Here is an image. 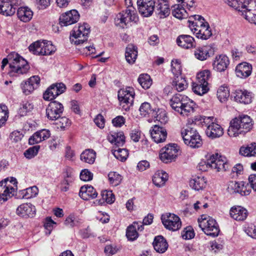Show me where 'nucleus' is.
<instances>
[{"label": "nucleus", "instance_id": "46", "mask_svg": "<svg viewBox=\"0 0 256 256\" xmlns=\"http://www.w3.org/2000/svg\"><path fill=\"white\" fill-rule=\"evenodd\" d=\"M156 108H153L150 104L148 102L142 103L140 107V114L144 117L155 114Z\"/></svg>", "mask_w": 256, "mask_h": 256}, {"label": "nucleus", "instance_id": "48", "mask_svg": "<svg viewBox=\"0 0 256 256\" xmlns=\"http://www.w3.org/2000/svg\"><path fill=\"white\" fill-rule=\"evenodd\" d=\"M228 4L231 7L238 10L240 12V10L248 6L249 0H228Z\"/></svg>", "mask_w": 256, "mask_h": 256}, {"label": "nucleus", "instance_id": "54", "mask_svg": "<svg viewBox=\"0 0 256 256\" xmlns=\"http://www.w3.org/2000/svg\"><path fill=\"white\" fill-rule=\"evenodd\" d=\"M33 108L34 105L32 103L28 102H23L18 110V114L20 116H25Z\"/></svg>", "mask_w": 256, "mask_h": 256}, {"label": "nucleus", "instance_id": "1", "mask_svg": "<svg viewBox=\"0 0 256 256\" xmlns=\"http://www.w3.org/2000/svg\"><path fill=\"white\" fill-rule=\"evenodd\" d=\"M252 127V120L249 116H240L231 120L228 134L231 137L237 136L239 134H244L249 132Z\"/></svg>", "mask_w": 256, "mask_h": 256}, {"label": "nucleus", "instance_id": "44", "mask_svg": "<svg viewBox=\"0 0 256 256\" xmlns=\"http://www.w3.org/2000/svg\"><path fill=\"white\" fill-rule=\"evenodd\" d=\"M102 198L98 200V204L100 205L104 204L105 202L107 204H112L115 200L114 196L110 190H103L101 192Z\"/></svg>", "mask_w": 256, "mask_h": 256}, {"label": "nucleus", "instance_id": "27", "mask_svg": "<svg viewBox=\"0 0 256 256\" xmlns=\"http://www.w3.org/2000/svg\"><path fill=\"white\" fill-rule=\"evenodd\" d=\"M79 196L85 200L96 198L98 196L96 190L91 186H84L80 188Z\"/></svg>", "mask_w": 256, "mask_h": 256}, {"label": "nucleus", "instance_id": "19", "mask_svg": "<svg viewBox=\"0 0 256 256\" xmlns=\"http://www.w3.org/2000/svg\"><path fill=\"white\" fill-rule=\"evenodd\" d=\"M150 132L152 139L156 143L163 142L166 140L167 132L164 128L156 124L152 127Z\"/></svg>", "mask_w": 256, "mask_h": 256}, {"label": "nucleus", "instance_id": "60", "mask_svg": "<svg viewBox=\"0 0 256 256\" xmlns=\"http://www.w3.org/2000/svg\"><path fill=\"white\" fill-rule=\"evenodd\" d=\"M24 196L26 198H30L35 197L38 192V190L36 186H33L24 190Z\"/></svg>", "mask_w": 256, "mask_h": 256}, {"label": "nucleus", "instance_id": "34", "mask_svg": "<svg viewBox=\"0 0 256 256\" xmlns=\"http://www.w3.org/2000/svg\"><path fill=\"white\" fill-rule=\"evenodd\" d=\"M18 19L23 22H27L31 20L33 16L32 11L27 6L18 8L17 10Z\"/></svg>", "mask_w": 256, "mask_h": 256}, {"label": "nucleus", "instance_id": "45", "mask_svg": "<svg viewBox=\"0 0 256 256\" xmlns=\"http://www.w3.org/2000/svg\"><path fill=\"white\" fill-rule=\"evenodd\" d=\"M96 153L92 150H86L80 154V160L86 163L92 164L96 160Z\"/></svg>", "mask_w": 256, "mask_h": 256}, {"label": "nucleus", "instance_id": "8", "mask_svg": "<svg viewBox=\"0 0 256 256\" xmlns=\"http://www.w3.org/2000/svg\"><path fill=\"white\" fill-rule=\"evenodd\" d=\"M138 17L136 14L135 8H131L119 13L115 18V23L117 26L124 28L130 22H136Z\"/></svg>", "mask_w": 256, "mask_h": 256}, {"label": "nucleus", "instance_id": "52", "mask_svg": "<svg viewBox=\"0 0 256 256\" xmlns=\"http://www.w3.org/2000/svg\"><path fill=\"white\" fill-rule=\"evenodd\" d=\"M112 152L116 158L122 162L125 160L128 155V150L125 148H116L112 150Z\"/></svg>", "mask_w": 256, "mask_h": 256}, {"label": "nucleus", "instance_id": "22", "mask_svg": "<svg viewBox=\"0 0 256 256\" xmlns=\"http://www.w3.org/2000/svg\"><path fill=\"white\" fill-rule=\"evenodd\" d=\"M49 119L54 120L60 116L64 111L62 104L54 100H49Z\"/></svg>", "mask_w": 256, "mask_h": 256}, {"label": "nucleus", "instance_id": "36", "mask_svg": "<svg viewBox=\"0 0 256 256\" xmlns=\"http://www.w3.org/2000/svg\"><path fill=\"white\" fill-rule=\"evenodd\" d=\"M250 2L249 1L248 6L240 10V13L244 18L251 23L256 24V9H252L250 6Z\"/></svg>", "mask_w": 256, "mask_h": 256}, {"label": "nucleus", "instance_id": "12", "mask_svg": "<svg viewBox=\"0 0 256 256\" xmlns=\"http://www.w3.org/2000/svg\"><path fill=\"white\" fill-rule=\"evenodd\" d=\"M244 182L230 181L228 182L227 190L230 194L238 193L241 196H248L250 192L248 184Z\"/></svg>", "mask_w": 256, "mask_h": 256}, {"label": "nucleus", "instance_id": "56", "mask_svg": "<svg viewBox=\"0 0 256 256\" xmlns=\"http://www.w3.org/2000/svg\"><path fill=\"white\" fill-rule=\"evenodd\" d=\"M210 72L209 70H204L197 74L196 82L208 85V81L210 78Z\"/></svg>", "mask_w": 256, "mask_h": 256}, {"label": "nucleus", "instance_id": "29", "mask_svg": "<svg viewBox=\"0 0 256 256\" xmlns=\"http://www.w3.org/2000/svg\"><path fill=\"white\" fill-rule=\"evenodd\" d=\"M178 45L182 48L188 49L194 46L195 42L194 38L190 35H180L176 38Z\"/></svg>", "mask_w": 256, "mask_h": 256}, {"label": "nucleus", "instance_id": "55", "mask_svg": "<svg viewBox=\"0 0 256 256\" xmlns=\"http://www.w3.org/2000/svg\"><path fill=\"white\" fill-rule=\"evenodd\" d=\"M230 92L226 86H220L217 91V97L220 102H225L229 97Z\"/></svg>", "mask_w": 256, "mask_h": 256}, {"label": "nucleus", "instance_id": "5", "mask_svg": "<svg viewBox=\"0 0 256 256\" xmlns=\"http://www.w3.org/2000/svg\"><path fill=\"white\" fill-rule=\"evenodd\" d=\"M199 226L202 230L208 236L213 237L217 236L220 232V228L216 220L210 216H201L198 219Z\"/></svg>", "mask_w": 256, "mask_h": 256}, {"label": "nucleus", "instance_id": "43", "mask_svg": "<svg viewBox=\"0 0 256 256\" xmlns=\"http://www.w3.org/2000/svg\"><path fill=\"white\" fill-rule=\"evenodd\" d=\"M190 186L196 190L204 188L206 185V180L204 176H196L190 182Z\"/></svg>", "mask_w": 256, "mask_h": 256}, {"label": "nucleus", "instance_id": "39", "mask_svg": "<svg viewBox=\"0 0 256 256\" xmlns=\"http://www.w3.org/2000/svg\"><path fill=\"white\" fill-rule=\"evenodd\" d=\"M108 140L110 142L114 144L116 148L122 146L125 142V136L122 132L111 134L108 136Z\"/></svg>", "mask_w": 256, "mask_h": 256}, {"label": "nucleus", "instance_id": "50", "mask_svg": "<svg viewBox=\"0 0 256 256\" xmlns=\"http://www.w3.org/2000/svg\"><path fill=\"white\" fill-rule=\"evenodd\" d=\"M172 10V14L175 18L181 20L188 17V14L185 9L178 5L173 6Z\"/></svg>", "mask_w": 256, "mask_h": 256}, {"label": "nucleus", "instance_id": "25", "mask_svg": "<svg viewBox=\"0 0 256 256\" xmlns=\"http://www.w3.org/2000/svg\"><path fill=\"white\" fill-rule=\"evenodd\" d=\"M234 97L236 102L244 104H248L252 102V94L246 90H237L234 93Z\"/></svg>", "mask_w": 256, "mask_h": 256}, {"label": "nucleus", "instance_id": "14", "mask_svg": "<svg viewBox=\"0 0 256 256\" xmlns=\"http://www.w3.org/2000/svg\"><path fill=\"white\" fill-rule=\"evenodd\" d=\"M40 78L38 76H33L26 80L22 82L20 87L22 92L26 95L32 94L40 85Z\"/></svg>", "mask_w": 256, "mask_h": 256}, {"label": "nucleus", "instance_id": "7", "mask_svg": "<svg viewBox=\"0 0 256 256\" xmlns=\"http://www.w3.org/2000/svg\"><path fill=\"white\" fill-rule=\"evenodd\" d=\"M179 146L174 143H170L163 147L160 152V158L166 163L175 161L178 155Z\"/></svg>", "mask_w": 256, "mask_h": 256}, {"label": "nucleus", "instance_id": "37", "mask_svg": "<svg viewBox=\"0 0 256 256\" xmlns=\"http://www.w3.org/2000/svg\"><path fill=\"white\" fill-rule=\"evenodd\" d=\"M15 13V8L11 5L10 0H0V14L11 16Z\"/></svg>", "mask_w": 256, "mask_h": 256}, {"label": "nucleus", "instance_id": "61", "mask_svg": "<svg viewBox=\"0 0 256 256\" xmlns=\"http://www.w3.org/2000/svg\"><path fill=\"white\" fill-rule=\"evenodd\" d=\"M172 72L176 76H180L182 68L180 62L177 60H172L171 63Z\"/></svg>", "mask_w": 256, "mask_h": 256}, {"label": "nucleus", "instance_id": "21", "mask_svg": "<svg viewBox=\"0 0 256 256\" xmlns=\"http://www.w3.org/2000/svg\"><path fill=\"white\" fill-rule=\"evenodd\" d=\"M230 64L228 58L224 54L216 56L212 63L214 69L219 72H224Z\"/></svg>", "mask_w": 256, "mask_h": 256}, {"label": "nucleus", "instance_id": "38", "mask_svg": "<svg viewBox=\"0 0 256 256\" xmlns=\"http://www.w3.org/2000/svg\"><path fill=\"white\" fill-rule=\"evenodd\" d=\"M168 180V174L162 170L157 171L153 176V183L158 187H162L164 186Z\"/></svg>", "mask_w": 256, "mask_h": 256}, {"label": "nucleus", "instance_id": "59", "mask_svg": "<svg viewBox=\"0 0 256 256\" xmlns=\"http://www.w3.org/2000/svg\"><path fill=\"white\" fill-rule=\"evenodd\" d=\"M156 120L159 121L162 124H166L168 121V116H166V112L164 110H155V114H152Z\"/></svg>", "mask_w": 256, "mask_h": 256}, {"label": "nucleus", "instance_id": "9", "mask_svg": "<svg viewBox=\"0 0 256 256\" xmlns=\"http://www.w3.org/2000/svg\"><path fill=\"white\" fill-rule=\"evenodd\" d=\"M161 220L164 228L169 230L176 231L182 227L180 218L174 214L166 213L162 214Z\"/></svg>", "mask_w": 256, "mask_h": 256}, {"label": "nucleus", "instance_id": "10", "mask_svg": "<svg viewBox=\"0 0 256 256\" xmlns=\"http://www.w3.org/2000/svg\"><path fill=\"white\" fill-rule=\"evenodd\" d=\"M134 92L132 88L128 87L126 89H120L118 92V98L120 105L126 110L130 109L133 104Z\"/></svg>", "mask_w": 256, "mask_h": 256}, {"label": "nucleus", "instance_id": "3", "mask_svg": "<svg viewBox=\"0 0 256 256\" xmlns=\"http://www.w3.org/2000/svg\"><path fill=\"white\" fill-rule=\"evenodd\" d=\"M8 58L10 61V67L11 69L10 72V76H18L28 72L30 66L27 61L17 53L14 52L9 54Z\"/></svg>", "mask_w": 256, "mask_h": 256}, {"label": "nucleus", "instance_id": "32", "mask_svg": "<svg viewBox=\"0 0 256 256\" xmlns=\"http://www.w3.org/2000/svg\"><path fill=\"white\" fill-rule=\"evenodd\" d=\"M152 244L156 251L160 254L164 252L168 248V244L166 240L162 236H156Z\"/></svg>", "mask_w": 256, "mask_h": 256}, {"label": "nucleus", "instance_id": "26", "mask_svg": "<svg viewBox=\"0 0 256 256\" xmlns=\"http://www.w3.org/2000/svg\"><path fill=\"white\" fill-rule=\"evenodd\" d=\"M206 136L212 138H215L222 136L224 134L222 126L214 122H211V125L208 126L206 130Z\"/></svg>", "mask_w": 256, "mask_h": 256}, {"label": "nucleus", "instance_id": "64", "mask_svg": "<svg viewBox=\"0 0 256 256\" xmlns=\"http://www.w3.org/2000/svg\"><path fill=\"white\" fill-rule=\"evenodd\" d=\"M245 232L250 236L254 238H256V226L253 224H250L248 227L244 228Z\"/></svg>", "mask_w": 256, "mask_h": 256}, {"label": "nucleus", "instance_id": "30", "mask_svg": "<svg viewBox=\"0 0 256 256\" xmlns=\"http://www.w3.org/2000/svg\"><path fill=\"white\" fill-rule=\"evenodd\" d=\"M66 86L62 82L55 83L49 86V100H54L56 96L64 93Z\"/></svg>", "mask_w": 256, "mask_h": 256}, {"label": "nucleus", "instance_id": "62", "mask_svg": "<svg viewBox=\"0 0 256 256\" xmlns=\"http://www.w3.org/2000/svg\"><path fill=\"white\" fill-rule=\"evenodd\" d=\"M206 22L203 17L199 15H194L190 16L188 22H189V27L192 29L196 26V22Z\"/></svg>", "mask_w": 256, "mask_h": 256}, {"label": "nucleus", "instance_id": "51", "mask_svg": "<svg viewBox=\"0 0 256 256\" xmlns=\"http://www.w3.org/2000/svg\"><path fill=\"white\" fill-rule=\"evenodd\" d=\"M108 178L110 184L116 186L121 183L122 177L116 172H111L108 174Z\"/></svg>", "mask_w": 256, "mask_h": 256}, {"label": "nucleus", "instance_id": "15", "mask_svg": "<svg viewBox=\"0 0 256 256\" xmlns=\"http://www.w3.org/2000/svg\"><path fill=\"white\" fill-rule=\"evenodd\" d=\"M80 18L78 12L72 10L63 14L59 18L60 24L62 26L71 25L76 22Z\"/></svg>", "mask_w": 256, "mask_h": 256}, {"label": "nucleus", "instance_id": "63", "mask_svg": "<svg viewBox=\"0 0 256 256\" xmlns=\"http://www.w3.org/2000/svg\"><path fill=\"white\" fill-rule=\"evenodd\" d=\"M24 135L22 132L18 130L12 132L10 135V138L12 142H20Z\"/></svg>", "mask_w": 256, "mask_h": 256}, {"label": "nucleus", "instance_id": "6", "mask_svg": "<svg viewBox=\"0 0 256 256\" xmlns=\"http://www.w3.org/2000/svg\"><path fill=\"white\" fill-rule=\"evenodd\" d=\"M90 32V26L86 23H83L78 26H74L71 32L70 38L72 42L76 45L84 43L88 40V36Z\"/></svg>", "mask_w": 256, "mask_h": 256}, {"label": "nucleus", "instance_id": "53", "mask_svg": "<svg viewBox=\"0 0 256 256\" xmlns=\"http://www.w3.org/2000/svg\"><path fill=\"white\" fill-rule=\"evenodd\" d=\"M138 82L144 89H148L152 84L150 77L148 74H141L139 76Z\"/></svg>", "mask_w": 256, "mask_h": 256}, {"label": "nucleus", "instance_id": "13", "mask_svg": "<svg viewBox=\"0 0 256 256\" xmlns=\"http://www.w3.org/2000/svg\"><path fill=\"white\" fill-rule=\"evenodd\" d=\"M214 54V48L211 45H204L196 46L194 51V58L200 61L208 60L213 56Z\"/></svg>", "mask_w": 256, "mask_h": 256}, {"label": "nucleus", "instance_id": "42", "mask_svg": "<svg viewBox=\"0 0 256 256\" xmlns=\"http://www.w3.org/2000/svg\"><path fill=\"white\" fill-rule=\"evenodd\" d=\"M188 85L186 79L182 76H176L172 82L173 88L180 92L186 89Z\"/></svg>", "mask_w": 256, "mask_h": 256}, {"label": "nucleus", "instance_id": "49", "mask_svg": "<svg viewBox=\"0 0 256 256\" xmlns=\"http://www.w3.org/2000/svg\"><path fill=\"white\" fill-rule=\"evenodd\" d=\"M208 85L202 82H196L193 84L192 90L194 92L200 96L206 94L208 91Z\"/></svg>", "mask_w": 256, "mask_h": 256}, {"label": "nucleus", "instance_id": "40", "mask_svg": "<svg viewBox=\"0 0 256 256\" xmlns=\"http://www.w3.org/2000/svg\"><path fill=\"white\" fill-rule=\"evenodd\" d=\"M48 130L43 129L35 132L28 139V143L30 145L38 143L47 138Z\"/></svg>", "mask_w": 256, "mask_h": 256}, {"label": "nucleus", "instance_id": "2", "mask_svg": "<svg viewBox=\"0 0 256 256\" xmlns=\"http://www.w3.org/2000/svg\"><path fill=\"white\" fill-rule=\"evenodd\" d=\"M225 159V158H224ZM198 168L201 171L206 172L210 168L216 172L226 170L229 168V164L218 154H212L206 161L202 160L198 164Z\"/></svg>", "mask_w": 256, "mask_h": 256}, {"label": "nucleus", "instance_id": "23", "mask_svg": "<svg viewBox=\"0 0 256 256\" xmlns=\"http://www.w3.org/2000/svg\"><path fill=\"white\" fill-rule=\"evenodd\" d=\"M144 229L142 222H134L132 224L129 226L126 232V236L130 240H136L138 236V231H142Z\"/></svg>", "mask_w": 256, "mask_h": 256}, {"label": "nucleus", "instance_id": "16", "mask_svg": "<svg viewBox=\"0 0 256 256\" xmlns=\"http://www.w3.org/2000/svg\"><path fill=\"white\" fill-rule=\"evenodd\" d=\"M140 13L144 17L150 16L154 10L155 2L153 0H138Z\"/></svg>", "mask_w": 256, "mask_h": 256}, {"label": "nucleus", "instance_id": "47", "mask_svg": "<svg viewBox=\"0 0 256 256\" xmlns=\"http://www.w3.org/2000/svg\"><path fill=\"white\" fill-rule=\"evenodd\" d=\"M54 122L52 124L54 125L55 128L60 130H64L65 128L70 124V122L67 118L59 117L54 118Z\"/></svg>", "mask_w": 256, "mask_h": 256}, {"label": "nucleus", "instance_id": "24", "mask_svg": "<svg viewBox=\"0 0 256 256\" xmlns=\"http://www.w3.org/2000/svg\"><path fill=\"white\" fill-rule=\"evenodd\" d=\"M230 216L238 221H242L246 219L248 215V210L240 206L232 207L230 212Z\"/></svg>", "mask_w": 256, "mask_h": 256}, {"label": "nucleus", "instance_id": "20", "mask_svg": "<svg viewBox=\"0 0 256 256\" xmlns=\"http://www.w3.org/2000/svg\"><path fill=\"white\" fill-rule=\"evenodd\" d=\"M47 40H38L31 44L28 46V50L32 54L37 56L46 55Z\"/></svg>", "mask_w": 256, "mask_h": 256}, {"label": "nucleus", "instance_id": "58", "mask_svg": "<svg viewBox=\"0 0 256 256\" xmlns=\"http://www.w3.org/2000/svg\"><path fill=\"white\" fill-rule=\"evenodd\" d=\"M80 223V220L74 214H70L64 221V224L71 228L78 226Z\"/></svg>", "mask_w": 256, "mask_h": 256}, {"label": "nucleus", "instance_id": "35", "mask_svg": "<svg viewBox=\"0 0 256 256\" xmlns=\"http://www.w3.org/2000/svg\"><path fill=\"white\" fill-rule=\"evenodd\" d=\"M138 56L137 47L133 44H128L126 49L125 57L126 60L130 64H133Z\"/></svg>", "mask_w": 256, "mask_h": 256}, {"label": "nucleus", "instance_id": "31", "mask_svg": "<svg viewBox=\"0 0 256 256\" xmlns=\"http://www.w3.org/2000/svg\"><path fill=\"white\" fill-rule=\"evenodd\" d=\"M252 66L247 62L238 64L236 68V73L240 78L248 77L252 72Z\"/></svg>", "mask_w": 256, "mask_h": 256}, {"label": "nucleus", "instance_id": "4", "mask_svg": "<svg viewBox=\"0 0 256 256\" xmlns=\"http://www.w3.org/2000/svg\"><path fill=\"white\" fill-rule=\"evenodd\" d=\"M181 135L186 144L192 148H198L202 144L201 136L192 127L187 126L181 130Z\"/></svg>", "mask_w": 256, "mask_h": 256}, {"label": "nucleus", "instance_id": "33", "mask_svg": "<svg viewBox=\"0 0 256 256\" xmlns=\"http://www.w3.org/2000/svg\"><path fill=\"white\" fill-rule=\"evenodd\" d=\"M188 98V96L184 95L176 94L171 98L170 104L173 110L178 112L182 110V104Z\"/></svg>", "mask_w": 256, "mask_h": 256}, {"label": "nucleus", "instance_id": "17", "mask_svg": "<svg viewBox=\"0 0 256 256\" xmlns=\"http://www.w3.org/2000/svg\"><path fill=\"white\" fill-rule=\"evenodd\" d=\"M8 181V178L0 182V204H2L14 195V188L11 186L7 185Z\"/></svg>", "mask_w": 256, "mask_h": 256}, {"label": "nucleus", "instance_id": "18", "mask_svg": "<svg viewBox=\"0 0 256 256\" xmlns=\"http://www.w3.org/2000/svg\"><path fill=\"white\" fill-rule=\"evenodd\" d=\"M16 213L18 216L23 218H31L35 216L36 208L30 203L22 204L18 207Z\"/></svg>", "mask_w": 256, "mask_h": 256}, {"label": "nucleus", "instance_id": "41", "mask_svg": "<svg viewBox=\"0 0 256 256\" xmlns=\"http://www.w3.org/2000/svg\"><path fill=\"white\" fill-rule=\"evenodd\" d=\"M195 103L188 98L184 101L182 110L178 112L183 116H188L192 114L194 110Z\"/></svg>", "mask_w": 256, "mask_h": 256}, {"label": "nucleus", "instance_id": "11", "mask_svg": "<svg viewBox=\"0 0 256 256\" xmlns=\"http://www.w3.org/2000/svg\"><path fill=\"white\" fill-rule=\"evenodd\" d=\"M196 26L192 29V31L196 36L202 40H208L212 35L209 24L208 22H198L195 23Z\"/></svg>", "mask_w": 256, "mask_h": 256}, {"label": "nucleus", "instance_id": "28", "mask_svg": "<svg viewBox=\"0 0 256 256\" xmlns=\"http://www.w3.org/2000/svg\"><path fill=\"white\" fill-rule=\"evenodd\" d=\"M156 12L160 18H164L170 14V8L167 0H158Z\"/></svg>", "mask_w": 256, "mask_h": 256}, {"label": "nucleus", "instance_id": "57", "mask_svg": "<svg viewBox=\"0 0 256 256\" xmlns=\"http://www.w3.org/2000/svg\"><path fill=\"white\" fill-rule=\"evenodd\" d=\"M40 146L36 145L29 148L24 153V156L28 159H32L37 155L39 151Z\"/></svg>", "mask_w": 256, "mask_h": 256}]
</instances>
